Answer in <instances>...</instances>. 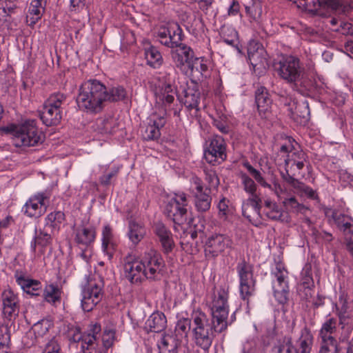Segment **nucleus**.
I'll use <instances>...</instances> for the list:
<instances>
[{
	"mask_svg": "<svg viewBox=\"0 0 353 353\" xmlns=\"http://www.w3.org/2000/svg\"><path fill=\"white\" fill-rule=\"evenodd\" d=\"M146 230L142 223L130 221L128 225V236L133 245H137L145 236Z\"/></svg>",
	"mask_w": 353,
	"mask_h": 353,
	"instance_id": "7c9ffc66",
	"label": "nucleus"
},
{
	"mask_svg": "<svg viewBox=\"0 0 353 353\" xmlns=\"http://www.w3.org/2000/svg\"><path fill=\"white\" fill-rule=\"evenodd\" d=\"M18 128L19 125H17L14 124H10L7 126L0 127V134H12L13 136V139L17 134Z\"/></svg>",
	"mask_w": 353,
	"mask_h": 353,
	"instance_id": "680f3d73",
	"label": "nucleus"
},
{
	"mask_svg": "<svg viewBox=\"0 0 353 353\" xmlns=\"http://www.w3.org/2000/svg\"><path fill=\"white\" fill-rule=\"evenodd\" d=\"M211 190L205 188V192L194 194V205L196 210L205 212L210 210L212 203Z\"/></svg>",
	"mask_w": 353,
	"mask_h": 353,
	"instance_id": "473e14b6",
	"label": "nucleus"
},
{
	"mask_svg": "<svg viewBox=\"0 0 353 353\" xmlns=\"http://www.w3.org/2000/svg\"><path fill=\"white\" fill-rule=\"evenodd\" d=\"M265 216L270 220L277 221L281 222H288V217L284 216L283 212L281 210L277 205L275 208H271L265 211Z\"/></svg>",
	"mask_w": 353,
	"mask_h": 353,
	"instance_id": "a18cd8bd",
	"label": "nucleus"
},
{
	"mask_svg": "<svg viewBox=\"0 0 353 353\" xmlns=\"http://www.w3.org/2000/svg\"><path fill=\"white\" fill-rule=\"evenodd\" d=\"M2 313L5 319L12 321L18 316L19 312V299L10 289L5 290L1 294Z\"/></svg>",
	"mask_w": 353,
	"mask_h": 353,
	"instance_id": "f3484780",
	"label": "nucleus"
},
{
	"mask_svg": "<svg viewBox=\"0 0 353 353\" xmlns=\"http://www.w3.org/2000/svg\"><path fill=\"white\" fill-rule=\"evenodd\" d=\"M10 335L8 332L0 333V353H8L10 350Z\"/></svg>",
	"mask_w": 353,
	"mask_h": 353,
	"instance_id": "603ef678",
	"label": "nucleus"
},
{
	"mask_svg": "<svg viewBox=\"0 0 353 353\" xmlns=\"http://www.w3.org/2000/svg\"><path fill=\"white\" fill-rule=\"evenodd\" d=\"M228 292L221 288L218 290L216 292L214 293L213 299L212 301L211 307H216L218 305H225L228 304Z\"/></svg>",
	"mask_w": 353,
	"mask_h": 353,
	"instance_id": "49530a36",
	"label": "nucleus"
},
{
	"mask_svg": "<svg viewBox=\"0 0 353 353\" xmlns=\"http://www.w3.org/2000/svg\"><path fill=\"white\" fill-rule=\"evenodd\" d=\"M115 332L112 330H105L103 335V343L104 347L108 349L113 344Z\"/></svg>",
	"mask_w": 353,
	"mask_h": 353,
	"instance_id": "13d9d810",
	"label": "nucleus"
},
{
	"mask_svg": "<svg viewBox=\"0 0 353 353\" xmlns=\"http://www.w3.org/2000/svg\"><path fill=\"white\" fill-rule=\"evenodd\" d=\"M292 159H286L285 164L288 165L291 161H293V165H295L299 170H302L304 167L303 161L305 160V154L301 151L297 154L294 152L292 154Z\"/></svg>",
	"mask_w": 353,
	"mask_h": 353,
	"instance_id": "6e6d98bb",
	"label": "nucleus"
},
{
	"mask_svg": "<svg viewBox=\"0 0 353 353\" xmlns=\"http://www.w3.org/2000/svg\"><path fill=\"white\" fill-rule=\"evenodd\" d=\"M104 281L99 275L90 278L82 289L81 307L85 312H90L102 300Z\"/></svg>",
	"mask_w": 353,
	"mask_h": 353,
	"instance_id": "0eeeda50",
	"label": "nucleus"
},
{
	"mask_svg": "<svg viewBox=\"0 0 353 353\" xmlns=\"http://www.w3.org/2000/svg\"><path fill=\"white\" fill-rule=\"evenodd\" d=\"M60 345L54 339L50 340L46 345L44 353H61Z\"/></svg>",
	"mask_w": 353,
	"mask_h": 353,
	"instance_id": "e2e57ef3",
	"label": "nucleus"
},
{
	"mask_svg": "<svg viewBox=\"0 0 353 353\" xmlns=\"http://www.w3.org/2000/svg\"><path fill=\"white\" fill-rule=\"evenodd\" d=\"M240 179L243 190L250 194V197L243 203L242 214L253 225L261 227L263 224L261 215V199L259 195L256 194V185L255 182L245 173H241Z\"/></svg>",
	"mask_w": 353,
	"mask_h": 353,
	"instance_id": "39448f33",
	"label": "nucleus"
},
{
	"mask_svg": "<svg viewBox=\"0 0 353 353\" xmlns=\"http://www.w3.org/2000/svg\"><path fill=\"white\" fill-rule=\"evenodd\" d=\"M96 238L94 227H79L75 232V241L80 245L88 246L93 243Z\"/></svg>",
	"mask_w": 353,
	"mask_h": 353,
	"instance_id": "cd10ccee",
	"label": "nucleus"
},
{
	"mask_svg": "<svg viewBox=\"0 0 353 353\" xmlns=\"http://www.w3.org/2000/svg\"><path fill=\"white\" fill-rule=\"evenodd\" d=\"M310 114L309 104L307 101H304L296 104L293 112L294 117H300L303 120V121H306L309 119Z\"/></svg>",
	"mask_w": 353,
	"mask_h": 353,
	"instance_id": "a19ab883",
	"label": "nucleus"
},
{
	"mask_svg": "<svg viewBox=\"0 0 353 353\" xmlns=\"http://www.w3.org/2000/svg\"><path fill=\"white\" fill-rule=\"evenodd\" d=\"M46 301L55 304L61 302V290L57 285L48 284L46 285L43 294Z\"/></svg>",
	"mask_w": 353,
	"mask_h": 353,
	"instance_id": "c9c22d12",
	"label": "nucleus"
},
{
	"mask_svg": "<svg viewBox=\"0 0 353 353\" xmlns=\"http://www.w3.org/2000/svg\"><path fill=\"white\" fill-rule=\"evenodd\" d=\"M179 341L172 335H164L158 343L159 353H178Z\"/></svg>",
	"mask_w": 353,
	"mask_h": 353,
	"instance_id": "72a5a7b5",
	"label": "nucleus"
},
{
	"mask_svg": "<svg viewBox=\"0 0 353 353\" xmlns=\"http://www.w3.org/2000/svg\"><path fill=\"white\" fill-rule=\"evenodd\" d=\"M229 201L225 197L222 198L218 203L219 215L220 217L225 218L228 212Z\"/></svg>",
	"mask_w": 353,
	"mask_h": 353,
	"instance_id": "052dcab7",
	"label": "nucleus"
},
{
	"mask_svg": "<svg viewBox=\"0 0 353 353\" xmlns=\"http://www.w3.org/2000/svg\"><path fill=\"white\" fill-rule=\"evenodd\" d=\"M101 248L103 253L110 261L116 251L117 243L113 233L112 228L106 225L102 230Z\"/></svg>",
	"mask_w": 353,
	"mask_h": 353,
	"instance_id": "4be33fe9",
	"label": "nucleus"
},
{
	"mask_svg": "<svg viewBox=\"0 0 353 353\" xmlns=\"http://www.w3.org/2000/svg\"><path fill=\"white\" fill-rule=\"evenodd\" d=\"M162 74L163 76L161 78L163 79L164 83L163 86H167V89H168V90H171V87H174V83L176 77V72L175 70L172 68H169Z\"/></svg>",
	"mask_w": 353,
	"mask_h": 353,
	"instance_id": "09e8293b",
	"label": "nucleus"
},
{
	"mask_svg": "<svg viewBox=\"0 0 353 353\" xmlns=\"http://www.w3.org/2000/svg\"><path fill=\"white\" fill-rule=\"evenodd\" d=\"M205 179L208 184V186L206 188H216L218 187L219 184V179L216 173L212 170H205Z\"/></svg>",
	"mask_w": 353,
	"mask_h": 353,
	"instance_id": "3c124183",
	"label": "nucleus"
},
{
	"mask_svg": "<svg viewBox=\"0 0 353 353\" xmlns=\"http://www.w3.org/2000/svg\"><path fill=\"white\" fill-rule=\"evenodd\" d=\"M167 319L165 314L160 312L152 313L145 322V326L150 332H161L165 330Z\"/></svg>",
	"mask_w": 353,
	"mask_h": 353,
	"instance_id": "c85d7f7f",
	"label": "nucleus"
},
{
	"mask_svg": "<svg viewBox=\"0 0 353 353\" xmlns=\"http://www.w3.org/2000/svg\"><path fill=\"white\" fill-rule=\"evenodd\" d=\"M353 227V219L350 218H346V221L343 223L342 227L340 228L344 232H347L350 234H353V230H352Z\"/></svg>",
	"mask_w": 353,
	"mask_h": 353,
	"instance_id": "774afa93",
	"label": "nucleus"
},
{
	"mask_svg": "<svg viewBox=\"0 0 353 353\" xmlns=\"http://www.w3.org/2000/svg\"><path fill=\"white\" fill-rule=\"evenodd\" d=\"M64 221V213L61 211H54L48 214L45 218L43 229L54 234L59 230L61 225Z\"/></svg>",
	"mask_w": 353,
	"mask_h": 353,
	"instance_id": "c756f323",
	"label": "nucleus"
},
{
	"mask_svg": "<svg viewBox=\"0 0 353 353\" xmlns=\"http://www.w3.org/2000/svg\"><path fill=\"white\" fill-rule=\"evenodd\" d=\"M165 124V120L163 117L157 119L151 118L150 123L145 127V130L142 133L143 138L145 140H156L160 136V128L163 127Z\"/></svg>",
	"mask_w": 353,
	"mask_h": 353,
	"instance_id": "a878e982",
	"label": "nucleus"
},
{
	"mask_svg": "<svg viewBox=\"0 0 353 353\" xmlns=\"http://www.w3.org/2000/svg\"><path fill=\"white\" fill-rule=\"evenodd\" d=\"M299 343L300 344L301 353H310L313 343V337L310 332H306L305 333L302 334L299 339Z\"/></svg>",
	"mask_w": 353,
	"mask_h": 353,
	"instance_id": "c03bdc74",
	"label": "nucleus"
},
{
	"mask_svg": "<svg viewBox=\"0 0 353 353\" xmlns=\"http://www.w3.org/2000/svg\"><path fill=\"white\" fill-rule=\"evenodd\" d=\"M351 28V23L345 21H341L340 25L334 28L332 30L336 32H341L343 34H346L350 33Z\"/></svg>",
	"mask_w": 353,
	"mask_h": 353,
	"instance_id": "338daca9",
	"label": "nucleus"
},
{
	"mask_svg": "<svg viewBox=\"0 0 353 353\" xmlns=\"http://www.w3.org/2000/svg\"><path fill=\"white\" fill-rule=\"evenodd\" d=\"M204 155L206 161L210 163L219 164L224 161L227 158V154L226 144L223 138L219 135L213 136L209 140Z\"/></svg>",
	"mask_w": 353,
	"mask_h": 353,
	"instance_id": "ddd939ff",
	"label": "nucleus"
},
{
	"mask_svg": "<svg viewBox=\"0 0 353 353\" xmlns=\"http://www.w3.org/2000/svg\"><path fill=\"white\" fill-rule=\"evenodd\" d=\"M179 99L188 110H194L195 114L199 111L201 92L197 85L192 84L184 88L181 93L179 94Z\"/></svg>",
	"mask_w": 353,
	"mask_h": 353,
	"instance_id": "6ab92c4d",
	"label": "nucleus"
},
{
	"mask_svg": "<svg viewBox=\"0 0 353 353\" xmlns=\"http://www.w3.org/2000/svg\"><path fill=\"white\" fill-rule=\"evenodd\" d=\"M145 58L147 63L154 68H159L163 63V57L158 49L154 46L145 48Z\"/></svg>",
	"mask_w": 353,
	"mask_h": 353,
	"instance_id": "f704fd0d",
	"label": "nucleus"
},
{
	"mask_svg": "<svg viewBox=\"0 0 353 353\" xmlns=\"http://www.w3.org/2000/svg\"><path fill=\"white\" fill-rule=\"evenodd\" d=\"M153 229L154 233L159 239L163 252L166 254L170 252L174 246L171 232L161 222L155 223Z\"/></svg>",
	"mask_w": 353,
	"mask_h": 353,
	"instance_id": "5701e85b",
	"label": "nucleus"
},
{
	"mask_svg": "<svg viewBox=\"0 0 353 353\" xmlns=\"http://www.w3.org/2000/svg\"><path fill=\"white\" fill-rule=\"evenodd\" d=\"M231 245L230 239L225 235L214 234L205 241V254L208 258L214 259L223 253Z\"/></svg>",
	"mask_w": 353,
	"mask_h": 353,
	"instance_id": "2eb2a0df",
	"label": "nucleus"
},
{
	"mask_svg": "<svg viewBox=\"0 0 353 353\" xmlns=\"http://www.w3.org/2000/svg\"><path fill=\"white\" fill-rule=\"evenodd\" d=\"M66 96L57 92L52 94L45 101L42 110L39 112L40 119L46 126L57 125L62 119V105Z\"/></svg>",
	"mask_w": 353,
	"mask_h": 353,
	"instance_id": "423d86ee",
	"label": "nucleus"
},
{
	"mask_svg": "<svg viewBox=\"0 0 353 353\" xmlns=\"http://www.w3.org/2000/svg\"><path fill=\"white\" fill-rule=\"evenodd\" d=\"M212 319L198 310L192 315L193 325L192 339L196 345L205 351L209 350L214 338V333H221L228 326L229 305L211 307Z\"/></svg>",
	"mask_w": 353,
	"mask_h": 353,
	"instance_id": "f257e3e1",
	"label": "nucleus"
},
{
	"mask_svg": "<svg viewBox=\"0 0 353 353\" xmlns=\"http://www.w3.org/2000/svg\"><path fill=\"white\" fill-rule=\"evenodd\" d=\"M210 66V61L203 57H194L190 61L187 68V73L195 75L200 74L201 76H206Z\"/></svg>",
	"mask_w": 353,
	"mask_h": 353,
	"instance_id": "2f4dec72",
	"label": "nucleus"
},
{
	"mask_svg": "<svg viewBox=\"0 0 353 353\" xmlns=\"http://www.w3.org/2000/svg\"><path fill=\"white\" fill-rule=\"evenodd\" d=\"M246 13L253 20H258L261 15V9L256 6H247L245 8Z\"/></svg>",
	"mask_w": 353,
	"mask_h": 353,
	"instance_id": "bf43d9fd",
	"label": "nucleus"
},
{
	"mask_svg": "<svg viewBox=\"0 0 353 353\" xmlns=\"http://www.w3.org/2000/svg\"><path fill=\"white\" fill-rule=\"evenodd\" d=\"M274 66L278 76L301 94H304L312 88V82L297 57L281 55Z\"/></svg>",
	"mask_w": 353,
	"mask_h": 353,
	"instance_id": "7ed1b4c3",
	"label": "nucleus"
},
{
	"mask_svg": "<svg viewBox=\"0 0 353 353\" xmlns=\"http://www.w3.org/2000/svg\"><path fill=\"white\" fill-rule=\"evenodd\" d=\"M182 29L177 23H172L168 27H161L157 33V37L161 44L174 48L182 43Z\"/></svg>",
	"mask_w": 353,
	"mask_h": 353,
	"instance_id": "4468645a",
	"label": "nucleus"
},
{
	"mask_svg": "<svg viewBox=\"0 0 353 353\" xmlns=\"http://www.w3.org/2000/svg\"><path fill=\"white\" fill-rule=\"evenodd\" d=\"M337 330V320L336 318L331 317L327 319L321 326L319 330V337L321 339V344H327L333 345L334 344H343V341H338L333 334Z\"/></svg>",
	"mask_w": 353,
	"mask_h": 353,
	"instance_id": "aec40b11",
	"label": "nucleus"
},
{
	"mask_svg": "<svg viewBox=\"0 0 353 353\" xmlns=\"http://www.w3.org/2000/svg\"><path fill=\"white\" fill-rule=\"evenodd\" d=\"M248 56L249 61L254 70H263L268 67L267 52L259 42L252 41L249 43Z\"/></svg>",
	"mask_w": 353,
	"mask_h": 353,
	"instance_id": "dca6fc26",
	"label": "nucleus"
},
{
	"mask_svg": "<svg viewBox=\"0 0 353 353\" xmlns=\"http://www.w3.org/2000/svg\"><path fill=\"white\" fill-rule=\"evenodd\" d=\"M54 235L45 229L40 230L39 232L36 234L31 242V249L35 256H41L44 254L45 248L51 244Z\"/></svg>",
	"mask_w": 353,
	"mask_h": 353,
	"instance_id": "412c9836",
	"label": "nucleus"
},
{
	"mask_svg": "<svg viewBox=\"0 0 353 353\" xmlns=\"http://www.w3.org/2000/svg\"><path fill=\"white\" fill-rule=\"evenodd\" d=\"M175 48L171 52L172 59L177 68L187 74L188 65L194 57V52L190 47L183 43Z\"/></svg>",
	"mask_w": 353,
	"mask_h": 353,
	"instance_id": "a211bd4d",
	"label": "nucleus"
},
{
	"mask_svg": "<svg viewBox=\"0 0 353 353\" xmlns=\"http://www.w3.org/2000/svg\"><path fill=\"white\" fill-rule=\"evenodd\" d=\"M283 203L287 209H290L293 212L305 214L308 210V208L299 203L295 197L286 198L283 200Z\"/></svg>",
	"mask_w": 353,
	"mask_h": 353,
	"instance_id": "37998d69",
	"label": "nucleus"
},
{
	"mask_svg": "<svg viewBox=\"0 0 353 353\" xmlns=\"http://www.w3.org/2000/svg\"><path fill=\"white\" fill-rule=\"evenodd\" d=\"M192 183L194 186V189L192 190L193 194L205 192V188L203 187L202 180L200 178L197 176H193L192 178Z\"/></svg>",
	"mask_w": 353,
	"mask_h": 353,
	"instance_id": "0e129e2a",
	"label": "nucleus"
},
{
	"mask_svg": "<svg viewBox=\"0 0 353 353\" xmlns=\"http://www.w3.org/2000/svg\"><path fill=\"white\" fill-rule=\"evenodd\" d=\"M236 270L240 281L241 296L243 300H248L255 290L253 266L243 259L238 263Z\"/></svg>",
	"mask_w": 353,
	"mask_h": 353,
	"instance_id": "9d476101",
	"label": "nucleus"
},
{
	"mask_svg": "<svg viewBox=\"0 0 353 353\" xmlns=\"http://www.w3.org/2000/svg\"><path fill=\"white\" fill-rule=\"evenodd\" d=\"M163 267L162 257L153 248L145 251L140 260L130 255L124 259V275L131 283H139L145 279H160Z\"/></svg>",
	"mask_w": 353,
	"mask_h": 353,
	"instance_id": "f03ea898",
	"label": "nucleus"
},
{
	"mask_svg": "<svg viewBox=\"0 0 353 353\" xmlns=\"http://www.w3.org/2000/svg\"><path fill=\"white\" fill-rule=\"evenodd\" d=\"M332 217L339 228H341L343 225V223L346 221V218H350V216L339 213L336 211L332 212Z\"/></svg>",
	"mask_w": 353,
	"mask_h": 353,
	"instance_id": "69168bd1",
	"label": "nucleus"
},
{
	"mask_svg": "<svg viewBox=\"0 0 353 353\" xmlns=\"http://www.w3.org/2000/svg\"><path fill=\"white\" fill-rule=\"evenodd\" d=\"M107 88L100 81L90 79L82 83L77 97L79 108L91 113L101 112L105 103Z\"/></svg>",
	"mask_w": 353,
	"mask_h": 353,
	"instance_id": "20e7f679",
	"label": "nucleus"
},
{
	"mask_svg": "<svg viewBox=\"0 0 353 353\" xmlns=\"http://www.w3.org/2000/svg\"><path fill=\"white\" fill-rule=\"evenodd\" d=\"M296 190L301 193L302 194H304L307 197L311 199H318L319 196L316 192L312 188L306 185L303 183H301L300 185L298 186Z\"/></svg>",
	"mask_w": 353,
	"mask_h": 353,
	"instance_id": "4d7b16f0",
	"label": "nucleus"
},
{
	"mask_svg": "<svg viewBox=\"0 0 353 353\" xmlns=\"http://www.w3.org/2000/svg\"><path fill=\"white\" fill-rule=\"evenodd\" d=\"M255 101L259 114L262 117H268L272 104V100L265 87L260 86L257 88L255 92Z\"/></svg>",
	"mask_w": 353,
	"mask_h": 353,
	"instance_id": "b1692460",
	"label": "nucleus"
},
{
	"mask_svg": "<svg viewBox=\"0 0 353 353\" xmlns=\"http://www.w3.org/2000/svg\"><path fill=\"white\" fill-rule=\"evenodd\" d=\"M345 347L343 344H334L329 345L327 344H321L319 353H344Z\"/></svg>",
	"mask_w": 353,
	"mask_h": 353,
	"instance_id": "864d4df0",
	"label": "nucleus"
},
{
	"mask_svg": "<svg viewBox=\"0 0 353 353\" xmlns=\"http://www.w3.org/2000/svg\"><path fill=\"white\" fill-rule=\"evenodd\" d=\"M170 90H168L167 86H162L161 88L155 93L157 103H161L163 105L171 104L174 99V87H171Z\"/></svg>",
	"mask_w": 353,
	"mask_h": 353,
	"instance_id": "e433bc0d",
	"label": "nucleus"
},
{
	"mask_svg": "<svg viewBox=\"0 0 353 353\" xmlns=\"http://www.w3.org/2000/svg\"><path fill=\"white\" fill-rule=\"evenodd\" d=\"M245 166L258 183L264 188H271V185L265 181L261 173L259 170H256L249 163L245 164Z\"/></svg>",
	"mask_w": 353,
	"mask_h": 353,
	"instance_id": "8fccbe9b",
	"label": "nucleus"
},
{
	"mask_svg": "<svg viewBox=\"0 0 353 353\" xmlns=\"http://www.w3.org/2000/svg\"><path fill=\"white\" fill-rule=\"evenodd\" d=\"M119 126L117 119L113 117H104L96 120L94 129L101 134H112Z\"/></svg>",
	"mask_w": 353,
	"mask_h": 353,
	"instance_id": "bb28decb",
	"label": "nucleus"
},
{
	"mask_svg": "<svg viewBox=\"0 0 353 353\" xmlns=\"http://www.w3.org/2000/svg\"><path fill=\"white\" fill-rule=\"evenodd\" d=\"M126 95V92L123 87L118 86L111 88L109 91L107 90V97H105V103L107 101H118L123 100Z\"/></svg>",
	"mask_w": 353,
	"mask_h": 353,
	"instance_id": "79ce46f5",
	"label": "nucleus"
},
{
	"mask_svg": "<svg viewBox=\"0 0 353 353\" xmlns=\"http://www.w3.org/2000/svg\"><path fill=\"white\" fill-rule=\"evenodd\" d=\"M300 344L298 342V348L294 347L290 338H284L282 343L274 346L276 353H301Z\"/></svg>",
	"mask_w": 353,
	"mask_h": 353,
	"instance_id": "58836bf2",
	"label": "nucleus"
},
{
	"mask_svg": "<svg viewBox=\"0 0 353 353\" xmlns=\"http://www.w3.org/2000/svg\"><path fill=\"white\" fill-rule=\"evenodd\" d=\"M192 325L193 324L191 325V321L189 319L183 318L177 321L175 331L178 334L184 335L186 337Z\"/></svg>",
	"mask_w": 353,
	"mask_h": 353,
	"instance_id": "de8ad7c7",
	"label": "nucleus"
},
{
	"mask_svg": "<svg viewBox=\"0 0 353 353\" xmlns=\"http://www.w3.org/2000/svg\"><path fill=\"white\" fill-rule=\"evenodd\" d=\"M188 199L183 192H174L165 205L166 216L179 225L187 221Z\"/></svg>",
	"mask_w": 353,
	"mask_h": 353,
	"instance_id": "1a4fd4ad",
	"label": "nucleus"
},
{
	"mask_svg": "<svg viewBox=\"0 0 353 353\" xmlns=\"http://www.w3.org/2000/svg\"><path fill=\"white\" fill-rule=\"evenodd\" d=\"M16 281L23 290L27 294L38 296L42 292V285L40 281L30 279L22 274H15Z\"/></svg>",
	"mask_w": 353,
	"mask_h": 353,
	"instance_id": "393cba45",
	"label": "nucleus"
},
{
	"mask_svg": "<svg viewBox=\"0 0 353 353\" xmlns=\"http://www.w3.org/2000/svg\"><path fill=\"white\" fill-rule=\"evenodd\" d=\"M97 336H94L91 334H83L82 336L78 338V341H81V348L83 351L88 350L90 347L94 345L97 341Z\"/></svg>",
	"mask_w": 353,
	"mask_h": 353,
	"instance_id": "5fc2aeb1",
	"label": "nucleus"
},
{
	"mask_svg": "<svg viewBox=\"0 0 353 353\" xmlns=\"http://www.w3.org/2000/svg\"><path fill=\"white\" fill-rule=\"evenodd\" d=\"M44 140V135L37 127L35 120H28L19 125L17 134L13 138L17 147H32L41 144Z\"/></svg>",
	"mask_w": 353,
	"mask_h": 353,
	"instance_id": "6e6552de",
	"label": "nucleus"
},
{
	"mask_svg": "<svg viewBox=\"0 0 353 353\" xmlns=\"http://www.w3.org/2000/svg\"><path fill=\"white\" fill-rule=\"evenodd\" d=\"M50 193L38 192L32 196L25 203L23 210L30 217L39 218L46 213L49 205Z\"/></svg>",
	"mask_w": 353,
	"mask_h": 353,
	"instance_id": "f8f14e48",
	"label": "nucleus"
},
{
	"mask_svg": "<svg viewBox=\"0 0 353 353\" xmlns=\"http://www.w3.org/2000/svg\"><path fill=\"white\" fill-rule=\"evenodd\" d=\"M288 271L282 264H276L272 275L274 277L272 281L274 296L279 304H285L288 300L289 286L288 282Z\"/></svg>",
	"mask_w": 353,
	"mask_h": 353,
	"instance_id": "9b49d317",
	"label": "nucleus"
},
{
	"mask_svg": "<svg viewBox=\"0 0 353 353\" xmlns=\"http://www.w3.org/2000/svg\"><path fill=\"white\" fill-rule=\"evenodd\" d=\"M46 6V4L40 2L39 0H30L28 12L30 15L33 16L32 17L33 19L32 23H35L37 21L41 19Z\"/></svg>",
	"mask_w": 353,
	"mask_h": 353,
	"instance_id": "ea45409f",
	"label": "nucleus"
},
{
	"mask_svg": "<svg viewBox=\"0 0 353 353\" xmlns=\"http://www.w3.org/2000/svg\"><path fill=\"white\" fill-rule=\"evenodd\" d=\"M336 310L338 316L341 321L351 318L353 316V310L350 309L346 296L344 294L339 296V305L336 306Z\"/></svg>",
	"mask_w": 353,
	"mask_h": 353,
	"instance_id": "4c0bfd02",
	"label": "nucleus"
}]
</instances>
